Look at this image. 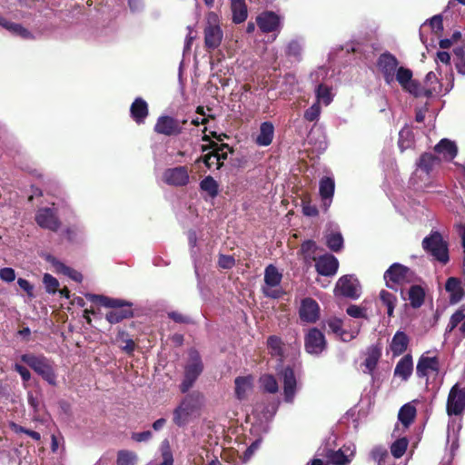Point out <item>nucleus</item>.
<instances>
[{
  "instance_id": "obj_25",
  "label": "nucleus",
  "mask_w": 465,
  "mask_h": 465,
  "mask_svg": "<svg viewBox=\"0 0 465 465\" xmlns=\"http://www.w3.org/2000/svg\"><path fill=\"white\" fill-rule=\"evenodd\" d=\"M0 26L8 31L11 35L15 36H19L22 39L29 40L34 39L35 36L32 32H30L27 28L24 27L22 25L10 22L6 18L3 17L0 15Z\"/></svg>"
},
{
  "instance_id": "obj_34",
  "label": "nucleus",
  "mask_w": 465,
  "mask_h": 465,
  "mask_svg": "<svg viewBox=\"0 0 465 465\" xmlns=\"http://www.w3.org/2000/svg\"><path fill=\"white\" fill-rule=\"evenodd\" d=\"M46 260L51 264H53V266L56 269L57 272H62V273L69 276L74 281L81 282L83 280V276H82V274L79 272H77V271H75L74 269H71L70 267L66 266L65 264H64L63 262L58 261L54 256L48 255L46 257Z\"/></svg>"
},
{
  "instance_id": "obj_54",
  "label": "nucleus",
  "mask_w": 465,
  "mask_h": 465,
  "mask_svg": "<svg viewBox=\"0 0 465 465\" xmlns=\"http://www.w3.org/2000/svg\"><path fill=\"white\" fill-rule=\"evenodd\" d=\"M203 162L209 169L214 168L218 170L223 166V163L219 161V156H217L213 151L206 153L203 157Z\"/></svg>"
},
{
  "instance_id": "obj_43",
  "label": "nucleus",
  "mask_w": 465,
  "mask_h": 465,
  "mask_svg": "<svg viewBox=\"0 0 465 465\" xmlns=\"http://www.w3.org/2000/svg\"><path fill=\"white\" fill-rule=\"evenodd\" d=\"M454 63L457 71L465 75V41L460 46L454 48Z\"/></svg>"
},
{
  "instance_id": "obj_60",
  "label": "nucleus",
  "mask_w": 465,
  "mask_h": 465,
  "mask_svg": "<svg viewBox=\"0 0 465 465\" xmlns=\"http://www.w3.org/2000/svg\"><path fill=\"white\" fill-rule=\"evenodd\" d=\"M327 325L332 332L339 334L340 336H342L345 334V332L342 331V329H341L342 322L341 320H339V319L330 320V321H328Z\"/></svg>"
},
{
  "instance_id": "obj_64",
  "label": "nucleus",
  "mask_w": 465,
  "mask_h": 465,
  "mask_svg": "<svg viewBox=\"0 0 465 465\" xmlns=\"http://www.w3.org/2000/svg\"><path fill=\"white\" fill-rule=\"evenodd\" d=\"M153 433L150 430H145L142 432H134L131 436L132 440L136 442H144L148 441L152 439Z\"/></svg>"
},
{
  "instance_id": "obj_18",
  "label": "nucleus",
  "mask_w": 465,
  "mask_h": 465,
  "mask_svg": "<svg viewBox=\"0 0 465 465\" xmlns=\"http://www.w3.org/2000/svg\"><path fill=\"white\" fill-rule=\"evenodd\" d=\"M300 319L308 323H314L320 318V307L317 302L312 298H304L299 308Z\"/></svg>"
},
{
  "instance_id": "obj_27",
  "label": "nucleus",
  "mask_w": 465,
  "mask_h": 465,
  "mask_svg": "<svg viewBox=\"0 0 465 465\" xmlns=\"http://www.w3.org/2000/svg\"><path fill=\"white\" fill-rule=\"evenodd\" d=\"M413 371L412 357L410 354L403 356L396 364L394 369V376L401 378L402 381H407Z\"/></svg>"
},
{
  "instance_id": "obj_26",
  "label": "nucleus",
  "mask_w": 465,
  "mask_h": 465,
  "mask_svg": "<svg viewBox=\"0 0 465 465\" xmlns=\"http://www.w3.org/2000/svg\"><path fill=\"white\" fill-rule=\"evenodd\" d=\"M403 433L404 432L401 431L400 426L396 425L392 435L398 439L391 446V452L396 459L403 456L409 444L407 438L405 436H401Z\"/></svg>"
},
{
  "instance_id": "obj_55",
  "label": "nucleus",
  "mask_w": 465,
  "mask_h": 465,
  "mask_svg": "<svg viewBox=\"0 0 465 465\" xmlns=\"http://www.w3.org/2000/svg\"><path fill=\"white\" fill-rule=\"evenodd\" d=\"M321 106L318 103H314L304 112V119L309 122L317 121L321 114Z\"/></svg>"
},
{
  "instance_id": "obj_31",
  "label": "nucleus",
  "mask_w": 465,
  "mask_h": 465,
  "mask_svg": "<svg viewBox=\"0 0 465 465\" xmlns=\"http://www.w3.org/2000/svg\"><path fill=\"white\" fill-rule=\"evenodd\" d=\"M409 341V337L405 332L401 331H396L390 344V349L393 356H400L402 354L407 350Z\"/></svg>"
},
{
  "instance_id": "obj_35",
  "label": "nucleus",
  "mask_w": 465,
  "mask_h": 465,
  "mask_svg": "<svg viewBox=\"0 0 465 465\" xmlns=\"http://www.w3.org/2000/svg\"><path fill=\"white\" fill-rule=\"evenodd\" d=\"M458 326L460 334L465 337V308L458 310L451 315L446 331L451 332Z\"/></svg>"
},
{
  "instance_id": "obj_15",
  "label": "nucleus",
  "mask_w": 465,
  "mask_h": 465,
  "mask_svg": "<svg viewBox=\"0 0 465 465\" xmlns=\"http://www.w3.org/2000/svg\"><path fill=\"white\" fill-rule=\"evenodd\" d=\"M182 129L183 127L177 119L167 115L160 116L154 125V131L157 134L166 136L178 135L182 133Z\"/></svg>"
},
{
  "instance_id": "obj_12",
  "label": "nucleus",
  "mask_w": 465,
  "mask_h": 465,
  "mask_svg": "<svg viewBox=\"0 0 465 465\" xmlns=\"http://www.w3.org/2000/svg\"><path fill=\"white\" fill-rule=\"evenodd\" d=\"M355 445L349 443L343 445L338 450H329L326 456L333 465H349L355 455Z\"/></svg>"
},
{
  "instance_id": "obj_30",
  "label": "nucleus",
  "mask_w": 465,
  "mask_h": 465,
  "mask_svg": "<svg viewBox=\"0 0 465 465\" xmlns=\"http://www.w3.org/2000/svg\"><path fill=\"white\" fill-rule=\"evenodd\" d=\"M445 289L450 293V300L451 303H457L464 297L461 282L456 277H450L447 280Z\"/></svg>"
},
{
  "instance_id": "obj_11",
  "label": "nucleus",
  "mask_w": 465,
  "mask_h": 465,
  "mask_svg": "<svg viewBox=\"0 0 465 465\" xmlns=\"http://www.w3.org/2000/svg\"><path fill=\"white\" fill-rule=\"evenodd\" d=\"M465 411V387L455 384L448 396L447 412L449 415H460Z\"/></svg>"
},
{
  "instance_id": "obj_24",
  "label": "nucleus",
  "mask_w": 465,
  "mask_h": 465,
  "mask_svg": "<svg viewBox=\"0 0 465 465\" xmlns=\"http://www.w3.org/2000/svg\"><path fill=\"white\" fill-rule=\"evenodd\" d=\"M434 152L440 155L441 160L450 162L456 157L458 148L454 142L444 138L435 145Z\"/></svg>"
},
{
  "instance_id": "obj_46",
  "label": "nucleus",
  "mask_w": 465,
  "mask_h": 465,
  "mask_svg": "<svg viewBox=\"0 0 465 465\" xmlns=\"http://www.w3.org/2000/svg\"><path fill=\"white\" fill-rule=\"evenodd\" d=\"M371 458L377 465H387L391 460L387 449L381 446H376L371 450Z\"/></svg>"
},
{
  "instance_id": "obj_32",
  "label": "nucleus",
  "mask_w": 465,
  "mask_h": 465,
  "mask_svg": "<svg viewBox=\"0 0 465 465\" xmlns=\"http://www.w3.org/2000/svg\"><path fill=\"white\" fill-rule=\"evenodd\" d=\"M232 20L234 24L243 23L248 17V8L244 0H231Z\"/></svg>"
},
{
  "instance_id": "obj_45",
  "label": "nucleus",
  "mask_w": 465,
  "mask_h": 465,
  "mask_svg": "<svg viewBox=\"0 0 465 465\" xmlns=\"http://www.w3.org/2000/svg\"><path fill=\"white\" fill-rule=\"evenodd\" d=\"M137 455L135 452L127 450H119L117 453V465H135Z\"/></svg>"
},
{
  "instance_id": "obj_23",
  "label": "nucleus",
  "mask_w": 465,
  "mask_h": 465,
  "mask_svg": "<svg viewBox=\"0 0 465 465\" xmlns=\"http://www.w3.org/2000/svg\"><path fill=\"white\" fill-rule=\"evenodd\" d=\"M315 267L319 274L332 276L338 271L339 262L332 254H324L317 260Z\"/></svg>"
},
{
  "instance_id": "obj_33",
  "label": "nucleus",
  "mask_w": 465,
  "mask_h": 465,
  "mask_svg": "<svg viewBox=\"0 0 465 465\" xmlns=\"http://www.w3.org/2000/svg\"><path fill=\"white\" fill-rule=\"evenodd\" d=\"M252 376H240L234 381L235 384V396L238 400H244L252 389Z\"/></svg>"
},
{
  "instance_id": "obj_20",
  "label": "nucleus",
  "mask_w": 465,
  "mask_h": 465,
  "mask_svg": "<svg viewBox=\"0 0 465 465\" xmlns=\"http://www.w3.org/2000/svg\"><path fill=\"white\" fill-rule=\"evenodd\" d=\"M418 401H411L403 406L399 411L398 413V420L399 423L397 425L400 426L401 431L405 432V430L410 427V425L413 422L416 414V403Z\"/></svg>"
},
{
  "instance_id": "obj_6",
  "label": "nucleus",
  "mask_w": 465,
  "mask_h": 465,
  "mask_svg": "<svg viewBox=\"0 0 465 465\" xmlns=\"http://www.w3.org/2000/svg\"><path fill=\"white\" fill-rule=\"evenodd\" d=\"M203 371V363L199 352L193 349L190 350L188 360L184 365L183 380L180 384V391L183 393L187 392L193 386Z\"/></svg>"
},
{
  "instance_id": "obj_62",
  "label": "nucleus",
  "mask_w": 465,
  "mask_h": 465,
  "mask_svg": "<svg viewBox=\"0 0 465 465\" xmlns=\"http://www.w3.org/2000/svg\"><path fill=\"white\" fill-rule=\"evenodd\" d=\"M0 279L6 282H12L15 279V270L9 267L1 269Z\"/></svg>"
},
{
  "instance_id": "obj_3",
  "label": "nucleus",
  "mask_w": 465,
  "mask_h": 465,
  "mask_svg": "<svg viewBox=\"0 0 465 465\" xmlns=\"http://www.w3.org/2000/svg\"><path fill=\"white\" fill-rule=\"evenodd\" d=\"M203 395L199 392L184 396L173 411V422L178 427H185L200 415Z\"/></svg>"
},
{
  "instance_id": "obj_42",
  "label": "nucleus",
  "mask_w": 465,
  "mask_h": 465,
  "mask_svg": "<svg viewBox=\"0 0 465 465\" xmlns=\"http://www.w3.org/2000/svg\"><path fill=\"white\" fill-rule=\"evenodd\" d=\"M424 291L420 286L413 285L409 290V300L414 308L421 306L424 301Z\"/></svg>"
},
{
  "instance_id": "obj_37",
  "label": "nucleus",
  "mask_w": 465,
  "mask_h": 465,
  "mask_svg": "<svg viewBox=\"0 0 465 465\" xmlns=\"http://www.w3.org/2000/svg\"><path fill=\"white\" fill-rule=\"evenodd\" d=\"M381 354V350L377 346H371L368 348L366 352V359L364 361V372L371 374L374 371Z\"/></svg>"
},
{
  "instance_id": "obj_40",
  "label": "nucleus",
  "mask_w": 465,
  "mask_h": 465,
  "mask_svg": "<svg viewBox=\"0 0 465 465\" xmlns=\"http://www.w3.org/2000/svg\"><path fill=\"white\" fill-rule=\"evenodd\" d=\"M316 94V103L319 104L322 103L324 105H329L333 99V95L331 94V88L325 84H319L315 89Z\"/></svg>"
},
{
  "instance_id": "obj_21",
  "label": "nucleus",
  "mask_w": 465,
  "mask_h": 465,
  "mask_svg": "<svg viewBox=\"0 0 465 465\" xmlns=\"http://www.w3.org/2000/svg\"><path fill=\"white\" fill-rule=\"evenodd\" d=\"M410 270L400 264L393 263L384 273V280L389 288H394L395 283H401L407 278Z\"/></svg>"
},
{
  "instance_id": "obj_39",
  "label": "nucleus",
  "mask_w": 465,
  "mask_h": 465,
  "mask_svg": "<svg viewBox=\"0 0 465 465\" xmlns=\"http://www.w3.org/2000/svg\"><path fill=\"white\" fill-rule=\"evenodd\" d=\"M414 143V135L411 127L405 126L399 133L398 145L401 152L411 148Z\"/></svg>"
},
{
  "instance_id": "obj_10",
  "label": "nucleus",
  "mask_w": 465,
  "mask_h": 465,
  "mask_svg": "<svg viewBox=\"0 0 465 465\" xmlns=\"http://www.w3.org/2000/svg\"><path fill=\"white\" fill-rule=\"evenodd\" d=\"M305 351L312 355H320L326 348L324 334L317 328L308 331L304 338Z\"/></svg>"
},
{
  "instance_id": "obj_5",
  "label": "nucleus",
  "mask_w": 465,
  "mask_h": 465,
  "mask_svg": "<svg viewBox=\"0 0 465 465\" xmlns=\"http://www.w3.org/2000/svg\"><path fill=\"white\" fill-rule=\"evenodd\" d=\"M21 361L32 368L50 385H56V374L52 361L44 355L25 353L21 356Z\"/></svg>"
},
{
  "instance_id": "obj_41",
  "label": "nucleus",
  "mask_w": 465,
  "mask_h": 465,
  "mask_svg": "<svg viewBox=\"0 0 465 465\" xmlns=\"http://www.w3.org/2000/svg\"><path fill=\"white\" fill-rule=\"evenodd\" d=\"M133 316V312L131 309H121V310H113L106 313L105 319L111 324H115L122 322L124 319H128Z\"/></svg>"
},
{
  "instance_id": "obj_19",
  "label": "nucleus",
  "mask_w": 465,
  "mask_h": 465,
  "mask_svg": "<svg viewBox=\"0 0 465 465\" xmlns=\"http://www.w3.org/2000/svg\"><path fill=\"white\" fill-rule=\"evenodd\" d=\"M281 379L283 381L284 401L292 403L297 390V381L292 369L286 367L281 373Z\"/></svg>"
},
{
  "instance_id": "obj_22",
  "label": "nucleus",
  "mask_w": 465,
  "mask_h": 465,
  "mask_svg": "<svg viewBox=\"0 0 465 465\" xmlns=\"http://www.w3.org/2000/svg\"><path fill=\"white\" fill-rule=\"evenodd\" d=\"M335 182L332 177L324 176L319 183V193L322 202V207L325 211L329 209L332 203L334 195Z\"/></svg>"
},
{
  "instance_id": "obj_38",
  "label": "nucleus",
  "mask_w": 465,
  "mask_h": 465,
  "mask_svg": "<svg viewBox=\"0 0 465 465\" xmlns=\"http://www.w3.org/2000/svg\"><path fill=\"white\" fill-rule=\"evenodd\" d=\"M325 241L328 248L332 252H340L343 248V237L338 231H328L325 234Z\"/></svg>"
},
{
  "instance_id": "obj_61",
  "label": "nucleus",
  "mask_w": 465,
  "mask_h": 465,
  "mask_svg": "<svg viewBox=\"0 0 465 465\" xmlns=\"http://www.w3.org/2000/svg\"><path fill=\"white\" fill-rule=\"evenodd\" d=\"M218 264H219L220 267H222L223 269H231V268H232L234 266L235 260L231 255H223V254H222L219 257Z\"/></svg>"
},
{
  "instance_id": "obj_4",
  "label": "nucleus",
  "mask_w": 465,
  "mask_h": 465,
  "mask_svg": "<svg viewBox=\"0 0 465 465\" xmlns=\"http://www.w3.org/2000/svg\"><path fill=\"white\" fill-rule=\"evenodd\" d=\"M423 251L437 262L446 264L449 260V244L440 232L431 231L421 242Z\"/></svg>"
},
{
  "instance_id": "obj_36",
  "label": "nucleus",
  "mask_w": 465,
  "mask_h": 465,
  "mask_svg": "<svg viewBox=\"0 0 465 465\" xmlns=\"http://www.w3.org/2000/svg\"><path fill=\"white\" fill-rule=\"evenodd\" d=\"M429 28L435 35L440 34L443 30L442 16L440 15H436L432 16L430 19L427 20L424 24H422L420 29V40L424 44L425 40L423 38V33Z\"/></svg>"
},
{
  "instance_id": "obj_57",
  "label": "nucleus",
  "mask_w": 465,
  "mask_h": 465,
  "mask_svg": "<svg viewBox=\"0 0 465 465\" xmlns=\"http://www.w3.org/2000/svg\"><path fill=\"white\" fill-rule=\"evenodd\" d=\"M302 51V45L298 40L291 41L286 48V54L289 56H293L295 58H300Z\"/></svg>"
},
{
  "instance_id": "obj_13",
  "label": "nucleus",
  "mask_w": 465,
  "mask_h": 465,
  "mask_svg": "<svg viewBox=\"0 0 465 465\" xmlns=\"http://www.w3.org/2000/svg\"><path fill=\"white\" fill-rule=\"evenodd\" d=\"M256 23L262 33L280 32L282 19L274 12H262L256 17Z\"/></svg>"
},
{
  "instance_id": "obj_2",
  "label": "nucleus",
  "mask_w": 465,
  "mask_h": 465,
  "mask_svg": "<svg viewBox=\"0 0 465 465\" xmlns=\"http://www.w3.org/2000/svg\"><path fill=\"white\" fill-rule=\"evenodd\" d=\"M440 163V156L432 153H422L416 162V169L411 177V184L421 191H429L436 186L435 173Z\"/></svg>"
},
{
  "instance_id": "obj_53",
  "label": "nucleus",
  "mask_w": 465,
  "mask_h": 465,
  "mask_svg": "<svg viewBox=\"0 0 465 465\" xmlns=\"http://www.w3.org/2000/svg\"><path fill=\"white\" fill-rule=\"evenodd\" d=\"M210 148H212L215 154L219 156V161L222 162L223 163V161L227 159L228 154L232 153V150L229 147V145L225 143L219 145L215 143H212L210 144Z\"/></svg>"
},
{
  "instance_id": "obj_50",
  "label": "nucleus",
  "mask_w": 465,
  "mask_h": 465,
  "mask_svg": "<svg viewBox=\"0 0 465 465\" xmlns=\"http://www.w3.org/2000/svg\"><path fill=\"white\" fill-rule=\"evenodd\" d=\"M261 387L269 393H275L278 391V383L276 379L270 374L262 375L260 378Z\"/></svg>"
},
{
  "instance_id": "obj_51",
  "label": "nucleus",
  "mask_w": 465,
  "mask_h": 465,
  "mask_svg": "<svg viewBox=\"0 0 465 465\" xmlns=\"http://www.w3.org/2000/svg\"><path fill=\"white\" fill-rule=\"evenodd\" d=\"M104 307L112 308L114 310H121L125 309L124 307H128L127 309H131L133 303L122 299H115L105 297Z\"/></svg>"
},
{
  "instance_id": "obj_28",
  "label": "nucleus",
  "mask_w": 465,
  "mask_h": 465,
  "mask_svg": "<svg viewBox=\"0 0 465 465\" xmlns=\"http://www.w3.org/2000/svg\"><path fill=\"white\" fill-rule=\"evenodd\" d=\"M273 137V124L271 122H263L260 125L259 134L255 138V143L259 146H268L272 143Z\"/></svg>"
},
{
  "instance_id": "obj_56",
  "label": "nucleus",
  "mask_w": 465,
  "mask_h": 465,
  "mask_svg": "<svg viewBox=\"0 0 465 465\" xmlns=\"http://www.w3.org/2000/svg\"><path fill=\"white\" fill-rule=\"evenodd\" d=\"M43 282L45 287V291L48 293H55L59 286L58 281L49 273H45L43 278Z\"/></svg>"
},
{
  "instance_id": "obj_52",
  "label": "nucleus",
  "mask_w": 465,
  "mask_h": 465,
  "mask_svg": "<svg viewBox=\"0 0 465 465\" xmlns=\"http://www.w3.org/2000/svg\"><path fill=\"white\" fill-rule=\"evenodd\" d=\"M267 345L271 353L276 356H282L283 353L282 341L277 336H270L267 340Z\"/></svg>"
},
{
  "instance_id": "obj_63",
  "label": "nucleus",
  "mask_w": 465,
  "mask_h": 465,
  "mask_svg": "<svg viewBox=\"0 0 465 465\" xmlns=\"http://www.w3.org/2000/svg\"><path fill=\"white\" fill-rule=\"evenodd\" d=\"M17 284L23 291H25L26 292L28 297H30V298L35 297L34 286L27 280L23 279V278H18Z\"/></svg>"
},
{
  "instance_id": "obj_16",
  "label": "nucleus",
  "mask_w": 465,
  "mask_h": 465,
  "mask_svg": "<svg viewBox=\"0 0 465 465\" xmlns=\"http://www.w3.org/2000/svg\"><path fill=\"white\" fill-rule=\"evenodd\" d=\"M440 373V361L437 357H429L422 355L416 366V374L419 378H426L429 380L430 374L438 376Z\"/></svg>"
},
{
  "instance_id": "obj_1",
  "label": "nucleus",
  "mask_w": 465,
  "mask_h": 465,
  "mask_svg": "<svg viewBox=\"0 0 465 465\" xmlns=\"http://www.w3.org/2000/svg\"><path fill=\"white\" fill-rule=\"evenodd\" d=\"M377 68L388 85L398 82L403 90L414 96H421L422 94L429 96L432 92H439L435 86L431 87L430 91H425L417 81L412 79L411 70L399 66L398 59L391 53L385 52L379 56Z\"/></svg>"
},
{
  "instance_id": "obj_49",
  "label": "nucleus",
  "mask_w": 465,
  "mask_h": 465,
  "mask_svg": "<svg viewBox=\"0 0 465 465\" xmlns=\"http://www.w3.org/2000/svg\"><path fill=\"white\" fill-rule=\"evenodd\" d=\"M200 187L206 192L212 198L218 194V183L212 176H206L200 183Z\"/></svg>"
},
{
  "instance_id": "obj_9",
  "label": "nucleus",
  "mask_w": 465,
  "mask_h": 465,
  "mask_svg": "<svg viewBox=\"0 0 465 465\" xmlns=\"http://www.w3.org/2000/svg\"><path fill=\"white\" fill-rule=\"evenodd\" d=\"M335 294L356 300L361 296V285L353 275L341 276L335 286Z\"/></svg>"
},
{
  "instance_id": "obj_58",
  "label": "nucleus",
  "mask_w": 465,
  "mask_h": 465,
  "mask_svg": "<svg viewBox=\"0 0 465 465\" xmlns=\"http://www.w3.org/2000/svg\"><path fill=\"white\" fill-rule=\"evenodd\" d=\"M83 232L84 227L80 224L70 226L64 231L65 236L71 242L77 240L78 236L82 235Z\"/></svg>"
},
{
  "instance_id": "obj_14",
  "label": "nucleus",
  "mask_w": 465,
  "mask_h": 465,
  "mask_svg": "<svg viewBox=\"0 0 465 465\" xmlns=\"http://www.w3.org/2000/svg\"><path fill=\"white\" fill-rule=\"evenodd\" d=\"M35 221L40 227L53 232L57 231L60 226V222L54 207L39 209L35 215Z\"/></svg>"
},
{
  "instance_id": "obj_48",
  "label": "nucleus",
  "mask_w": 465,
  "mask_h": 465,
  "mask_svg": "<svg viewBox=\"0 0 465 465\" xmlns=\"http://www.w3.org/2000/svg\"><path fill=\"white\" fill-rule=\"evenodd\" d=\"M366 303L364 301L361 305L351 304L346 309L347 314L355 319H368Z\"/></svg>"
},
{
  "instance_id": "obj_47",
  "label": "nucleus",
  "mask_w": 465,
  "mask_h": 465,
  "mask_svg": "<svg viewBox=\"0 0 465 465\" xmlns=\"http://www.w3.org/2000/svg\"><path fill=\"white\" fill-rule=\"evenodd\" d=\"M116 341L120 343V347L124 351L132 353L134 351V341L128 337V334L125 331H121L118 332Z\"/></svg>"
},
{
  "instance_id": "obj_59",
  "label": "nucleus",
  "mask_w": 465,
  "mask_h": 465,
  "mask_svg": "<svg viewBox=\"0 0 465 465\" xmlns=\"http://www.w3.org/2000/svg\"><path fill=\"white\" fill-rule=\"evenodd\" d=\"M162 454L163 461L162 465H173V456L170 451V446L168 440H163L162 443Z\"/></svg>"
},
{
  "instance_id": "obj_8",
  "label": "nucleus",
  "mask_w": 465,
  "mask_h": 465,
  "mask_svg": "<svg viewBox=\"0 0 465 465\" xmlns=\"http://www.w3.org/2000/svg\"><path fill=\"white\" fill-rule=\"evenodd\" d=\"M223 30L216 15H210L204 28V45L207 49H216L222 43Z\"/></svg>"
},
{
  "instance_id": "obj_7",
  "label": "nucleus",
  "mask_w": 465,
  "mask_h": 465,
  "mask_svg": "<svg viewBox=\"0 0 465 465\" xmlns=\"http://www.w3.org/2000/svg\"><path fill=\"white\" fill-rule=\"evenodd\" d=\"M282 279V274L278 269L270 264L264 271V286H262V292L266 297L277 299L282 296V291L280 284Z\"/></svg>"
},
{
  "instance_id": "obj_17",
  "label": "nucleus",
  "mask_w": 465,
  "mask_h": 465,
  "mask_svg": "<svg viewBox=\"0 0 465 465\" xmlns=\"http://www.w3.org/2000/svg\"><path fill=\"white\" fill-rule=\"evenodd\" d=\"M189 172L185 166L166 169L163 174L164 183L173 186H184L189 183Z\"/></svg>"
},
{
  "instance_id": "obj_44",
  "label": "nucleus",
  "mask_w": 465,
  "mask_h": 465,
  "mask_svg": "<svg viewBox=\"0 0 465 465\" xmlns=\"http://www.w3.org/2000/svg\"><path fill=\"white\" fill-rule=\"evenodd\" d=\"M380 299L381 302L387 307V314L389 317L393 315L395 304L397 302L396 296L385 290H381L380 292Z\"/></svg>"
},
{
  "instance_id": "obj_29",
  "label": "nucleus",
  "mask_w": 465,
  "mask_h": 465,
  "mask_svg": "<svg viewBox=\"0 0 465 465\" xmlns=\"http://www.w3.org/2000/svg\"><path fill=\"white\" fill-rule=\"evenodd\" d=\"M132 118L137 123L142 124L144 122L148 115V104L141 97H137L130 107Z\"/></svg>"
}]
</instances>
